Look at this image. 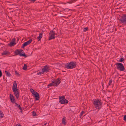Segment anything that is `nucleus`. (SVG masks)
Segmentation results:
<instances>
[{"label": "nucleus", "mask_w": 126, "mask_h": 126, "mask_svg": "<svg viewBox=\"0 0 126 126\" xmlns=\"http://www.w3.org/2000/svg\"><path fill=\"white\" fill-rule=\"evenodd\" d=\"M93 103L95 107L97 109L99 110L101 108L102 103L100 100L98 99H93Z\"/></svg>", "instance_id": "obj_1"}, {"label": "nucleus", "mask_w": 126, "mask_h": 126, "mask_svg": "<svg viewBox=\"0 0 126 126\" xmlns=\"http://www.w3.org/2000/svg\"><path fill=\"white\" fill-rule=\"evenodd\" d=\"M76 62H71L67 63L65 65V67L68 69H71L75 68L76 66Z\"/></svg>", "instance_id": "obj_2"}, {"label": "nucleus", "mask_w": 126, "mask_h": 126, "mask_svg": "<svg viewBox=\"0 0 126 126\" xmlns=\"http://www.w3.org/2000/svg\"><path fill=\"white\" fill-rule=\"evenodd\" d=\"M115 64L116 65L117 69L121 71H123L125 68L123 65L122 63H116Z\"/></svg>", "instance_id": "obj_3"}, {"label": "nucleus", "mask_w": 126, "mask_h": 126, "mask_svg": "<svg viewBox=\"0 0 126 126\" xmlns=\"http://www.w3.org/2000/svg\"><path fill=\"white\" fill-rule=\"evenodd\" d=\"M49 34L48 40H49L54 39L55 38V35L56 34L55 33V31L53 30L50 31Z\"/></svg>", "instance_id": "obj_4"}, {"label": "nucleus", "mask_w": 126, "mask_h": 126, "mask_svg": "<svg viewBox=\"0 0 126 126\" xmlns=\"http://www.w3.org/2000/svg\"><path fill=\"white\" fill-rule=\"evenodd\" d=\"M119 20L123 25L126 24V14L123 15L121 18Z\"/></svg>", "instance_id": "obj_5"}, {"label": "nucleus", "mask_w": 126, "mask_h": 126, "mask_svg": "<svg viewBox=\"0 0 126 126\" xmlns=\"http://www.w3.org/2000/svg\"><path fill=\"white\" fill-rule=\"evenodd\" d=\"M49 66L48 65H45L42 69V74H43L44 72H46L47 73L49 71Z\"/></svg>", "instance_id": "obj_6"}, {"label": "nucleus", "mask_w": 126, "mask_h": 126, "mask_svg": "<svg viewBox=\"0 0 126 126\" xmlns=\"http://www.w3.org/2000/svg\"><path fill=\"white\" fill-rule=\"evenodd\" d=\"M32 94L35 97V99L36 100H38L40 99V95L37 92L35 91L32 93Z\"/></svg>", "instance_id": "obj_7"}, {"label": "nucleus", "mask_w": 126, "mask_h": 126, "mask_svg": "<svg viewBox=\"0 0 126 126\" xmlns=\"http://www.w3.org/2000/svg\"><path fill=\"white\" fill-rule=\"evenodd\" d=\"M61 79L58 78L57 80L55 81H52L53 86H58L61 82Z\"/></svg>", "instance_id": "obj_8"}, {"label": "nucleus", "mask_w": 126, "mask_h": 126, "mask_svg": "<svg viewBox=\"0 0 126 126\" xmlns=\"http://www.w3.org/2000/svg\"><path fill=\"white\" fill-rule=\"evenodd\" d=\"M32 42L31 39L29 40L28 41L25 42L22 46V48H23L26 46L30 44Z\"/></svg>", "instance_id": "obj_9"}, {"label": "nucleus", "mask_w": 126, "mask_h": 126, "mask_svg": "<svg viewBox=\"0 0 126 126\" xmlns=\"http://www.w3.org/2000/svg\"><path fill=\"white\" fill-rule=\"evenodd\" d=\"M13 90L14 93L16 98H18L19 97L18 90L17 89V90H16L14 89V90Z\"/></svg>", "instance_id": "obj_10"}, {"label": "nucleus", "mask_w": 126, "mask_h": 126, "mask_svg": "<svg viewBox=\"0 0 126 126\" xmlns=\"http://www.w3.org/2000/svg\"><path fill=\"white\" fill-rule=\"evenodd\" d=\"M10 98L11 102L13 103H15V99L14 97L13 96L12 94H10Z\"/></svg>", "instance_id": "obj_11"}, {"label": "nucleus", "mask_w": 126, "mask_h": 126, "mask_svg": "<svg viewBox=\"0 0 126 126\" xmlns=\"http://www.w3.org/2000/svg\"><path fill=\"white\" fill-rule=\"evenodd\" d=\"M17 90V84L16 81L14 82L13 86V90L14 89Z\"/></svg>", "instance_id": "obj_12"}, {"label": "nucleus", "mask_w": 126, "mask_h": 126, "mask_svg": "<svg viewBox=\"0 0 126 126\" xmlns=\"http://www.w3.org/2000/svg\"><path fill=\"white\" fill-rule=\"evenodd\" d=\"M65 98V97L64 96H61V98H60L59 102L61 104H63Z\"/></svg>", "instance_id": "obj_13"}, {"label": "nucleus", "mask_w": 126, "mask_h": 126, "mask_svg": "<svg viewBox=\"0 0 126 126\" xmlns=\"http://www.w3.org/2000/svg\"><path fill=\"white\" fill-rule=\"evenodd\" d=\"M23 51V50H19L18 49H17L16 50L15 53L16 55L19 54L20 55V54H21V52Z\"/></svg>", "instance_id": "obj_14"}, {"label": "nucleus", "mask_w": 126, "mask_h": 126, "mask_svg": "<svg viewBox=\"0 0 126 126\" xmlns=\"http://www.w3.org/2000/svg\"><path fill=\"white\" fill-rule=\"evenodd\" d=\"M43 33V32H42L40 33L39 34V35L37 37V39L38 41H39L41 40L42 37Z\"/></svg>", "instance_id": "obj_15"}, {"label": "nucleus", "mask_w": 126, "mask_h": 126, "mask_svg": "<svg viewBox=\"0 0 126 126\" xmlns=\"http://www.w3.org/2000/svg\"><path fill=\"white\" fill-rule=\"evenodd\" d=\"M16 44V43L13 42H11L10 43L8 44V46L10 47H12L14 46Z\"/></svg>", "instance_id": "obj_16"}, {"label": "nucleus", "mask_w": 126, "mask_h": 126, "mask_svg": "<svg viewBox=\"0 0 126 126\" xmlns=\"http://www.w3.org/2000/svg\"><path fill=\"white\" fill-rule=\"evenodd\" d=\"M3 115L4 114L0 110V118H1L2 117Z\"/></svg>", "instance_id": "obj_17"}, {"label": "nucleus", "mask_w": 126, "mask_h": 126, "mask_svg": "<svg viewBox=\"0 0 126 126\" xmlns=\"http://www.w3.org/2000/svg\"><path fill=\"white\" fill-rule=\"evenodd\" d=\"M8 53L7 51H4L2 53V55H5L7 54Z\"/></svg>", "instance_id": "obj_18"}, {"label": "nucleus", "mask_w": 126, "mask_h": 126, "mask_svg": "<svg viewBox=\"0 0 126 126\" xmlns=\"http://www.w3.org/2000/svg\"><path fill=\"white\" fill-rule=\"evenodd\" d=\"M20 56H23L25 58H26L27 57V55L26 54H25V53H21V54H20Z\"/></svg>", "instance_id": "obj_19"}, {"label": "nucleus", "mask_w": 126, "mask_h": 126, "mask_svg": "<svg viewBox=\"0 0 126 126\" xmlns=\"http://www.w3.org/2000/svg\"><path fill=\"white\" fill-rule=\"evenodd\" d=\"M65 121V118H63L62 119V123L64 125H66V122Z\"/></svg>", "instance_id": "obj_20"}, {"label": "nucleus", "mask_w": 126, "mask_h": 126, "mask_svg": "<svg viewBox=\"0 0 126 126\" xmlns=\"http://www.w3.org/2000/svg\"><path fill=\"white\" fill-rule=\"evenodd\" d=\"M27 65L26 64H24V66H23V69L24 70H26L27 69Z\"/></svg>", "instance_id": "obj_21"}, {"label": "nucleus", "mask_w": 126, "mask_h": 126, "mask_svg": "<svg viewBox=\"0 0 126 126\" xmlns=\"http://www.w3.org/2000/svg\"><path fill=\"white\" fill-rule=\"evenodd\" d=\"M53 83H52V82L51 83H50V84L48 85L47 86L48 87H49L50 86H53Z\"/></svg>", "instance_id": "obj_22"}, {"label": "nucleus", "mask_w": 126, "mask_h": 126, "mask_svg": "<svg viewBox=\"0 0 126 126\" xmlns=\"http://www.w3.org/2000/svg\"><path fill=\"white\" fill-rule=\"evenodd\" d=\"M68 102V101L67 100L65 99H65H64V101L63 102V104H64L65 103H67Z\"/></svg>", "instance_id": "obj_23"}, {"label": "nucleus", "mask_w": 126, "mask_h": 126, "mask_svg": "<svg viewBox=\"0 0 126 126\" xmlns=\"http://www.w3.org/2000/svg\"><path fill=\"white\" fill-rule=\"evenodd\" d=\"M124 60V59L122 58H121L120 59V60L119 61V62H122Z\"/></svg>", "instance_id": "obj_24"}, {"label": "nucleus", "mask_w": 126, "mask_h": 126, "mask_svg": "<svg viewBox=\"0 0 126 126\" xmlns=\"http://www.w3.org/2000/svg\"><path fill=\"white\" fill-rule=\"evenodd\" d=\"M88 28L87 27H86L85 28H84L83 29V31L84 32H85L87 31L88 29Z\"/></svg>", "instance_id": "obj_25"}, {"label": "nucleus", "mask_w": 126, "mask_h": 126, "mask_svg": "<svg viewBox=\"0 0 126 126\" xmlns=\"http://www.w3.org/2000/svg\"><path fill=\"white\" fill-rule=\"evenodd\" d=\"M18 108H19L20 110V112H21L22 111V108L21 107L20 105H18Z\"/></svg>", "instance_id": "obj_26"}, {"label": "nucleus", "mask_w": 126, "mask_h": 126, "mask_svg": "<svg viewBox=\"0 0 126 126\" xmlns=\"http://www.w3.org/2000/svg\"><path fill=\"white\" fill-rule=\"evenodd\" d=\"M112 29V30H113V28H110L109 27V28L108 29L109 31L110 32H112L113 31H111V29Z\"/></svg>", "instance_id": "obj_27"}, {"label": "nucleus", "mask_w": 126, "mask_h": 126, "mask_svg": "<svg viewBox=\"0 0 126 126\" xmlns=\"http://www.w3.org/2000/svg\"><path fill=\"white\" fill-rule=\"evenodd\" d=\"M32 114L33 116H36V112L34 111L32 112Z\"/></svg>", "instance_id": "obj_28"}, {"label": "nucleus", "mask_w": 126, "mask_h": 126, "mask_svg": "<svg viewBox=\"0 0 126 126\" xmlns=\"http://www.w3.org/2000/svg\"><path fill=\"white\" fill-rule=\"evenodd\" d=\"M112 83V80L111 79H110V80L109 81L108 85V86H109V85H111V83Z\"/></svg>", "instance_id": "obj_29"}, {"label": "nucleus", "mask_w": 126, "mask_h": 126, "mask_svg": "<svg viewBox=\"0 0 126 126\" xmlns=\"http://www.w3.org/2000/svg\"><path fill=\"white\" fill-rule=\"evenodd\" d=\"M13 3H11L8 1V5H13Z\"/></svg>", "instance_id": "obj_30"}, {"label": "nucleus", "mask_w": 126, "mask_h": 126, "mask_svg": "<svg viewBox=\"0 0 126 126\" xmlns=\"http://www.w3.org/2000/svg\"><path fill=\"white\" fill-rule=\"evenodd\" d=\"M15 73L16 74H17V75H18V76H20V74L17 72V71H15Z\"/></svg>", "instance_id": "obj_31"}, {"label": "nucleus", "mask_w": 126, "mask_h": 126, "mask_svg": "<svg viewBox=\"0 0 126 126\" xmlns=\"http://www.w3.org/2000/svg\"><path fill=\"white\" fill-rule=\"evenodd\" d=\"M30 91H31V93H32H32H33V92H35L34 91V90L33 89H31Z\"/></svg>", "instance_id": "obj_32"}, {"label": "nucleus", "mask_w": 126, "mask_h": 126, "mask_svg": "<svg viewBox=\"0 0 126 126\" xmlns=\"http://www.w3.org/2000/svg\"><path fill=\"white\" fill-rule=\"evenodd\" d=\"M124 120L126 121V115H124Z\"/></svg>", "instance_id": "obj_33"}, {"label": "nucleus", "mask_w": 126, "mask_h": 126, "mask_svg": "<svg viewBox=\"0 0 126 126\" xmlns=\"http://www.w3.org/2000/svg\"><path fill=\"white\" fill-rule=\"evenodd\" d=\"M5 72L7 76H8V72L6 71H5Z\"/></svg>", "instance_id": "obj_34"}, {"label": "nucleus", "mask_w": 126, "mask_h": 126, "mask_svg": "<svg viewBox=\"0 0 126 126\" xmlns=\"http://www.w3.org/2000/svg\"><path fill=\"white\" fill-rule=\"evenodd\" d=\"M84 112V111H82L80 113V116H82L83 114V113Z\"/></svg>", "instance_id": "obj_35"}, {"label": "nucleus", "mask_w": 126, "mask_h": 126, "mask_svg": "<svg viewBox=\"0 0 126 126\" xmlns=\"http://www.w3.org/2000/svg\"><path fill=\"white\" fill-rule=\"evenodd\" d=\"M15 40H16V39L14 38H13L12 39V42H15Z\"/></svg>", "instance_id": "obj_36"}, {"label": "nucleus", "mask_w": 126, "mask_h": 126, "mask_svg": "<svg viewBox=\"0 0 126 126\" xmlns=\"http://www.w3.org/2000/svg\"><path fill=\"white\" fill-rule=\"evenodd\" d=\"M2 72L0 70V77L2 76Z\"/></svg>", "instance_id": "obj_37"}, {"label": "nucleus", "mask_w": 126, "mask_h": 126, "mask_svg": "<svg viewBox=\"0 0 126 126\" xmlns=\"http://www.w3.org/2000/svg\"><path fill=\"white\" fill-rule=\"evenodd\" d=\"M42 73V72H39L37 74V75H39V74L41 75V74Z\"/></svg>", "instance_id": "obj_38"}, {"label": "nucleus", "mask_w": 126, "mask_h": 126, "mask_svg": "<svg viewBox=\"0 0 126 126\" xmlns=\"http://www.w3.org/2000/svg\"><path fill=\"white\" fill-rule=\"evenodd\" d=\"M76 0H72L71 1H72V2L73 3L75 2Z\"/></svg>", "instance_id": "obj_39"}, {"label": "nucleus", "mask_w": 126, "mask_h": 126, "mask_svg": "<svg viewBox=\"0 0 126 126\" xmlns=\"http://www.w3.org/2000/svg\"><path fill=\"white\" fill-rule=\"evenodd\" d=\"M69 3H72L73 2H72V1H71V0L69 1L68 2Z\"/></svg>", "instance_id": "obj_40"}, {"label": "nucleus", "mask_w": 126, "mask_h": 126, "mask_svg": "<svg viewBox=\"0 0 126 126\" xmlns=\"http://www.w3.org/2000/svg\"><path fill=\"white\" fill-rule=\"evenodd\" d=\"M36 0H30L31 1L33 2H34Z\"/></svg>", "instance_id": "obj_41"}, {"label": "nucleus", "mask_w": 126, "mask_h": 126, "mask_svg": "<svg viewBox=\"0 0 126 126\" xmlns=\"http://www.w3.org/2000/svg\"><path fill=\"white\" fill-rule=\"evenodd\" d=\"M11 75L8 72V77H10Z\"/></svg>", "instance_id": "obj_42"}, {"label": "nucleus", "mask_w": 126, "mask_h": 126, "mask_svg": "<svg viewBox=\"0 0 126 126\" xmlns=\"http://www.w3.org/2000/svg\"><path fill=\"white\" fill-rule=\"evenodd\" d=\"M108 34V33H104L103 34H104V35H106V34Z\"/></svg>", "instance_id": "obj_43"}, {"label": "nucleus", "mask_w": 126, "mask_h": 126, "mask_svg": "<svg viewBox=\"0 0 126 126\" xmlns=\"http://www.w3.org/2000/svg\"><path fill=\"white\" fill-rule=\"evenodd\" d=\"M15 103L16 106H18V104H17V103H16L15 102Z\"/></svg>", "instance_id": "obj_44"}, {"label": "nucleus", "mask_w": 126, "mask_h": 126, "mask_svg": "<svg viewBox=\"0 0 126 126\" xmlns=\"http://www.w3.org/2000/svg\"><path fill=\"white\" fill-rule=\"evenodd\" d=\"M16 126H21L20 125V124H19V125H18V126L17 125H16Z\"/></svg>", "instance_id": "obj_45"}, {"label": "nucleus", "mask_w": 126, "mask_h": 126, "mask_svg": "<svg viewBox=\"0 0 126 126\" xmlns=\"http://www.w3.org/2000/svg\"><path fill=\"white\" fill-rule=\"evenodd\" d=\"M47 124L46 123H45V124H44V126H45V125H47Z\"/></svg>", "instance_id": "obj_46"}, {"label": "nucleus", "mask_w": 126, "mask_h": 126, "mask_svg": "<svg viewBox=\"0 0 126 126\" xmlns=\"http://www.w3.org/2000/svg\"><path fill=\"white\" fill-rule=\"evenodd\" d=\"M108 98H110V97H107Z\"/></svg>", "instance_id": "obj_47"}, {"label": "nucleus", "mask_w": 126, "mask_h": 126, "mask_svg": "<svg viewBox=\"0 0 126 126\" xmlns=\"http://www.w3.org/2000/svg\"><path fill=\"white\" fill-rule=\"evenodd\" d=\"M8 55H9V52H8Z\"/></svg>", "instance_id": "obj_48"}, {"label": "nucleus", "mask_w": 126, "mask_h": 126, "mask_svg": "<svg viewBox=\"0 0 126 126\" xmlns=\"http://www.w3.org/2000/svg\"><path fill=\"white\" fill-rule=\"evenodd\" d=\"M10 17H9V19H10Z\"/></svg>", "instance_id": "obj_49"}]
</instances>
